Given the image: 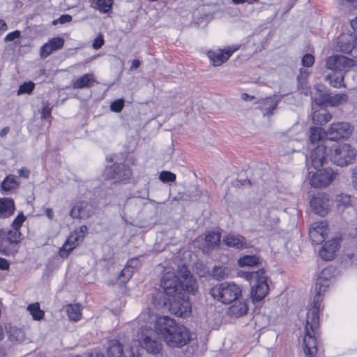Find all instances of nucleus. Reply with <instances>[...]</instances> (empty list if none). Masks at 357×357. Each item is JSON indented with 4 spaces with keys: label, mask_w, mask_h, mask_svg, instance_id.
<instances>
[{
    "label": "nucleus",
    "mask_w": 357,
    "mask_h": 357,
    "mask_svg": "<svg viewBox=\"0 0 357 357\" xmlns=\"http://www.w3.org/2000/svg\"><path fill=\"white\" fill-rule=\"evenodd\" d=\"M27 310L32 315L33 319L35 320H40L44 317V312L40 310V305L38 303L31 304L27 307Z\"/></svg>",
    "instance_id": "42"
},
{
    "label": "nucleus",
    "mask_w": 357,
    "mask_h": 357,
    "mask_svg": "<svg viewBox=\"0 0 357 357\" xmlns=\"http://www.w3.org/2000/svg\"><path fill=\"white\" fill-rule=\"evenodd\" d=\"M94 82L95 79L93 74H85L73 82V87L74 89L89 88Z\"/></svg>",
    "instance_id": "30"
},
{
    "label": "nucleus",
    "mask_w": 357,
    "mask_h": 357,
    "mask_svg": "<svg viewBox=\"0 0 357 357\" xmlns=\"http://www.w3.org/2000/svg\"><path fill=\"white\" fill-rule=\"evenodd\" d=\"M352 185L357 190V167L353 169L352 172Z\"/></svg>",
    "instance_id": "59"
},
{
    "label": "nucleus",
    "mask_w": 357,
    "mask_h": 357,
    "mask_svg": "<svg viewBox=\"0 0 357 357\" xmlns=\"http://www.w3.org/2000/svg\"><path fill=\"white\" fill-rule=\"evenodd\" d=\"M333 268L326 267L319 274L315 282V295L313 301V307L309 310L307 314L305 333L314 335V328L317 327L319 321V312L323 309L322 301L324 295L331 284V280L333 276Z\"/></svg>",
    "instance_id": "2"
},
{
    "label": "nucleus",
    "mask_w": 357,
    "mask_h": 357,
    "mask_svg": "<svg viewBox=\"0 0 357 357\" xmlns=\"http://www.w3.org/2000/svg\"><path fill=\"white\" fill-rule=\"evenodd\" d=\"M209 294L218 301L229 304L238 298L241 290L236 284L225 282L212 287Z\"/></svg>",
    "instance_id": "4"
},
{
    "label": "nucleus",
    "mask_w": 357,
    "mask_h": 357,
    "mask_svg": "<svg viewBox=\"0 0 357 357\" xmlns=\"http://www.w3.org/2000/svg\"><path fill=\"white\" fill-rule=\"evenodd\" d=\"M10 128L9 127H5L0 131V137H4L9 132Z\"/></svg>",
    "instance_id": "62"
},
{
    "label": "nucleus",
    "mask_w": 357,
    "mask_h": 357,
    "mask_svg": "<svg viewBox=\"0 0 357 357\" xmlns=\"http://www.w3.org/2000/svg\"><path fill=\"white\" fill-rule=\"evenodd\" d=\"M339 245L340 242L337 238L326 241L319 250V256L326 261L333 259L335 257V252L339 248Z\"/></svg>",
    "instance_id": "22"
},
{
    "label": "nucleus",
    "mask_w": 357,
    "mask_h": 357,
    "mask_svg": "<svg viewBox=\"0 0 357 357\" xmlns=\"http://www.w3.org/2000/svg\"><path fill=\"white\" fill-rule=\"evenodd\" d=\"M151 334L148 335L142 332L141 343L142 347L150 354H158L161 348L162 344L156 338L152 337V334H155L151 331Z\"/></svg>",
    "instance_id": "21"
},
{
    "label": "nucleus",
    "mask_w": 357,
    "mask_h": 357,
    "mask_svg": "<svg viewBox=\"0 0 357 357\" xmlns=\"http://www.w3.org/2000/svg\"><path fill=\"white\" fill-rule=\"evenodd\" d=\"M348 96L346 93H337L335 95L324 93L320 95L319 98H315L314 102L319 106L326 105L336 107L347 102Z\"/></svg>",
    "instance_id": "18"
},
{
    "label": "nucleus",
    "mask_w": 357,
    "mask_h": 357,
    "mask_svg": "<svg viewBox=\"0 0 357 357\" xmlns=\"http://www.w3.org/2000/svg\"><path fill=\"white\" fill-rule=\"evenodd\" d=\"M337 173L331 169H325L323 171L319 169L312 174L310 184L314 188L326 187L333 181Z\"/></svg>",
    "instance_id": "13"
},
{
    "label": "nucleus",
    "mask_w": 357,
    "mask_h": 357,
    "mask_svg": "<svg viewBox=\"0 0 357 357\" xmlns=\"http://www.w3.org/2000/svg\"><path fill=\"white\" fill-rule=\"evenodd\" d=\"M10 264L8 261L3 257H0V270L7 271L9 269Z\"/></svg>",
    "instance_id": "56"
},
{
    "label": "nucleus",
    "mask_w": 357,
    "mask_h": 357,
    "mask_svg": "<svg viewBox=\"0 0 357 357\" xmlns=\"http://www.w3.org/2000/svg\"><path fill=\"white\" fill-rule=\"evenodd\" d=\"M21 32L18 30L14 31L11 33H9L6 35V36L4 38V41L6 43L7 42H11L15 40L17 38H19L20 37Z\"/></svg>",
    "instance_id": "52"
},
{
    "label": "nucleus",
    "mask_w": 357,
    "mask_h": 357,
    "mask_svg": "<svg viewBox=\"0 0 357 357\" xmlns=\"http://www.w3.org/2000/svg\"><path fill=\"white\" fill-rule=\"evenodd\" d=\"M229 270L227 267L222 266H215L212 270V277L216 280H223L228 278Z\"/></svg>",
    "instance_id": "34"
},
{
    "label": "nucleus",
    "mask_w": 357,
    "mask_h": 357,
    "mask_svg": "<svg viewBox=\"0 0 357 357\" xmlns=\"http://www.w3.org/2000/svg\"><path fill=\"white\" fill-rule=\"evenodd\" d=\"M124 106V101L122 99L117 100L110 105V109L112 112H120Z\"/></svg>",
    "instance_id": "49"
},
{
    "label": "nucleus",
    "mask_w": 357,
    "mask_h": 357,
    "mask_svg": "<svg viewBox=\"0 0 357 357\" xmlns=\"http://www.w3.org/2000/svg\"><path fill=\"white\" fill-rule=\"evenodd\" d=\"M314 63V58L310 54H306L303 56L302 64L305 67H310Z\"/></svg>",
    "instance_id": "50"
},
{
    "label": "nucleus",
    "mask_w": 357,
    "mask_h": 357,
    "mask_svg": "<svg viewBox=\"0 0 357 357\" xmlns=\"http://www.w3.org/2000/svg\"><path fill=\"white\" fill-rule=\"evenodd\" d=\"M20 231H12L11 229H0V253L6 255H14L18 250V244L21 242Z\"/></svg>",
    "instance_id": "5"
},
{
    "label": "nucleus",
    "mask_w": 357,
    "mask_h": 357,
    "mask_svg": "<svg viewBox=\"0 0 357 357\" xmlns=\"http://www.w3.org/2000/svg\"><path fill=\"white\" fill-rule=\"evenodd\" d=\"M25 220L26 217L22 212H20L12 222V231H20V229Z\"/></svg>",
    "instance_id": "45"
},
{
    "label": "nucleus",
    "mask_w": 357,
    "mask_h": 357,
    "mask_svg": "<svg viewBox=\"0 0 357 357\" xmlns=\"http://www.w3.org/2000/svg\"><path fill=\"white\" fill-rule=\"evenodd\" d=\"M234 302L227 311L229 316L239 317L247 314L248 307L245 302L236 300Z\"/></svg>",
    "instance_id": "27"
},
{
    "label": "nucleus",
    "mask_w": 357,
    "mask_h": 357,
    "mask_svg": "<svg viewBox=\"0 0 357 357\" xmlns=\"http://www.w3.org/2000/svg\"><path fill=\"white\" fill-rule=\"evenodd\" d=\"M238 49V47H228L224 50H210L208 52L207 55L214 66H220L226 62Z\"/></svg>",
    "instance_id": "17"
},
{
    "label": "nucleus",
    "mask_w": 357,
    "mask_h": 357,
    "mask_svg": "<svg viewBox=\"0 0 357 357\" xmlns=\"http://www.w3.org/2000/svg\"><path fill=\"white\" fill-rule=\"evenodd\" d=\"M104 44V40L102 36H99L97 37L93 43V47L96 50L100 49Z\"/></svg>",
    "instance_id": "55"
},
{
    "label": "nucleus",
    "mask_w": 357,
    "mask_h": 357,
    "mask_svg": "<svg viewBox=\"0 0 357 357\" xmlns=\"http://www.w3.org/2000/svg\"><path fill=\"white\" fill-rule=\"evenodd\" d=\"M332 119L331 114L324 108L315 110L312 115V122L316 125H324Z\"/></svg>",
    "instance_id": "28"
},
{
    "label": "nucleus",
    "mask_w": 357,
    "mask_h": 357,
    "mask_svg": "<svg viewBox=\"0 0 357 357\" xmlns=\"http://www.w3.org/2000/svg\"><path fill=\"white\" fill-rule=\"evenodd\" d=\"M353 8H357V0H345Z\"/></svg>",
    "instance_id": "64"
},
{
    "label": "nucleus",
    "mask_w": 357,
    "mask_h": 357,
    "mask_svg": "<svg viewBox=\"0 0 357 357\" xmlns=\"http://www.w3.org/2000/svg\"><path fill=\"white\" fill-rule=\"evenodd\" d=\"M220 241V234L212 231L206 235L205 241L208 245V250L215 248Z\"/></svg>",
    "instance_id": "35"
},
{
    "label": "nucleus",
    "mask_w": 357,
    "mask_h": 357,
    "mask_svg": "<svg viewBox=\"0 0 357 357\" xmlns=\"http://www.w3.org/2000/svg\"><path fill=\"white\" fill-rule=\"evenodd\" d=\"M355 155L356 151L351 145L342 144L335 149L332 160L337 166L344 167L350 164Z\"/></svg>",
    "instance_id": "9"
},
{
    "label": "nucleus",
    "mask_w": 357,
    "mask_h": 357,
    "mask_svg": "<svg viewBox=\"0 0 357 357\" xmlns=\"http://www.w3.org/2000/svg\"><path fill=\"white\" fill-rule=\"evenodd\" d=\"M41 114H42V117L44 119H47V118L50 117L51 108L49 107L48 106L44 107L42 109Z\"/></svg>",
    "instance_id": "57"
},
{
    "label": "nucleus",
    "mask_w": 357,
    "mask_h": 357,
    "mask_svg": "<svg viewBox=\"0 0 357 357\" xmlns=\"http://www.w3.org/2000/svg\"><path fill=\"white\" fill-rule=\"evenodd\" d=\"M178 273L179 275V277L181 279L179 280H183L187 277H190L192 275L190 274V271L187 268L185 265H182L181 266L178 267Z\"/></svg>",
    "instance_id": "51"
},
{
    "label": "nucleus",
    "mask_w": 357,
    "mask_h": 357,
    "mask_svg": "<svg viewBox=\"0 0 357 357\" xmlns=\"http://www.w3.org/2000/svg\"><path fill=\"white\" fill-rule=\"evenodd\" d=\"M181 290H185L188 293L195 294L197 291V283L192 276L187 277L183 280H181Z\"/></svg>",
    "instance_id": "33"
},
{
    "label": "nucleus",
    "mask_w": 357,
    "mask_h": 357,
    "mask_svg": "<svg viewBox=\"0 0 357 357\" xmlns=\"http://www.w3.org/2000/svg\"><path fill=\"white\" fill-rule=\"evenodd\" d=\"M8 338L12 342L20 343L22 342L24 339V334L22 330L11 327L8 331Z\"/></svg>",
    "instance_id": "36"
},
{
    "label": "nucleus",
    "mask_w": 357,
    "mask_h": 357,
    "mask_svg": "<svg viewBox=\"0 0 357 357\" xmlns=\"http://www.w3.org/2000/svg\"><path fill=\"white\" fill-rule=\"evenodd\" d=\"M141 62L138 59H134L132 61V64L130 66V70L137 69L139 67Z\"/></svg>",
    "instance_id": "61"
},
{
    "label": "nucleus",
    "mask_w": 357,
    "mask_h": 357,
    "mask_svg": "<svg viewBox=\"0 0 357 357\" xmlns=\"http://www.w3.org/2000/svg\"><path fill=\"white\" fill-rule=\"evenodd\" d=\"M325 132L323 128L320 127H312L310 128V139L312 143L319 142L325 135Z\"/></svg>",
    "instance_id": "43"
},
{
    "label": "nucleus",
    "mask_w": 357,
    "mask_h": 357,
    "mask_svg": "<svg viewBox=\"0 0 357 357\" xmlns=\"http://www.w3.org/2000/svg\"><path fill=\"white\" fill-rule=\"evenodd\" d=\"M239 275L245 278L251 284V298L253 301H261L265 298L268 291L267 277L264 275V270L259 268L256 271H243Z\"/></svg>",
    "instance_id": "3"
},
{
    "label": "nucleus",
    "mask_w": 357,
    "mask_h": 357,
    "mask_svg": "<svg viewBox=\"0 0 357 357\" xmlns=\"http://www.w3.org/2000/svg\"><path fill=\"white\" fill-rule=\"evenodd\" d=\"M113 0H94L93 6L102 13H107L112 8Z\"/></svg>",
    "instance_id": "39"
},
{
    "label": "nucleus",
    "mask_w": 357,
    "mask_h": 357,
    "mask_svg": "<svg viewBox=\"0 0 357 357\" xmlns=\"http://www.w3.org/2000/svg\"><path fill=\"white\" fill-rule=\"evenodd\" d=\"M72 20V16L68 14L62 15L60 17L53 21V24L56 25L58 23L64 24L69 22Z\"/></svg>",
    "instance_id": "53"
},
{
    "label": "nucleus",
    "mask_w": 357,
    "mask_h": 357,
    "mask_svg": "<svg viewBox=\"0 0 357 357\" xmlns=\"http://www.w3.org/2000/svg\"><path fill=\"white\" fill-rule=\"evenodd\" d=\"M94 213L93 206L85 201L79 202L71 209L70 215L73 218L87 219Z\"/></svg>",
    "instance_id": "20"
},
{
    "label": "nucleus",
    "mask_w": 357,
    "mask_h": 357,
    "mask_svg": "<svg viewBox=\"0 0 357 357\" xmlns=\"http://www.w3.org/2000/svg\"><path fill=\"white\" fill-rule=\"evenodd\" d=\"M66 311L70 319L75 321L80 319L82 314L79 305H69L67 306Z\"/></svg>",
    "instance_id": "38"
},
{
    "label": "nucleus",
    "mask_w": 357,
    "mask_h": 357,
    "mask_svg": "<svg viewBox=\"0 0 357 357\" xmlns=\"http://www.w3.org/2000/svg\"><path fill=\"white\" fill-rule=\"evenodd\" d=\"M331 205L332 200L326 193H318L310 201V206L313 211L321 216H324L328 213Z\"/></svg>",
    "instance_id": "14"
},
{
    "label": "nucleus",
    "mask_w": 357,
    "mask_h": 357,
    "mask_svg": "<svg viewBox=\"0 0 357 357\" xmlns=\"http://www.w3.org/2000/svg\"><path fill=\"white\" fill-rule=\"evenodd\" d=\"M160 286L167 296L173 297L181 293V280L174 271H169L163 275Z\"/></svg>",
    "instance_id": "11"
},
{
    "label": "nucleus",
    "mask_w": 357,
    "mask_h": 357,
    "mask_svg": "<svg viewBox=\"0 0 357 357\" xmlns=\"http://www.w3.org/2000/svg\"><path fill=\"white\" fill-rule=\"evenodd\" d=\"M137 262L136 259H132L128 261V266H126L121 273V277L123 278V282H126L132 275L134 273V264Z\"/></svg>",
    "instance_id": "37"
},
{
    "label": "nucleus",
    "mask_w": 357,
    "mask_h": 357,
    "mask_svg": "<svg viewBox=\"0 0 357 357\" xmlns=\"http://www.w3.org/2000/svg\"><path fill=\"white\" fill-rule=\"evenodd\" d=\"M325 79L329 84L335 88H340L343 85L344 73L338 72H333V74H328L325 76Z\"/></svg>",
    "instance_id": "32"
},
{
    "label": "nucleus",
    "mask_w": 357,
    "mask_h": 357,
    "mask_svg": "<svg viewBox=\"0 0 357 357\" xmlns=\"http://www.w3.org/2000/svg\"><path fill=\"white\" fill-rule=\"evenodd\" d=\"M330 149L325 145L320 144L313 149L310 155L312 167L319 170L328 162Z\"/></svg>",
    "instance_id": "15"
},
{
    "label": "nucleus",
    "mask_w": 357,
    "mask_h": 357,
    "mask_svg": "<svg viewBox=\"0 0 357 357\" xmlns=\"http://www.w3.org/2000/svg\"><path fill=\"white\" fill-rule=\"evenodd\" d=\"M64 40L62 38H53L48 43L43 45L40 48V56L46 58L53 52L61 49L63 46Z\"/></svg>",
    "instance_id": "24"
},
{
    "label": "nucleus",
    "mask_w": 357,
    "mask_h": 357,
    "mask_svg": "<svg viewBox=\"0 0 357 357\" xmlns=\"http://www.w3.org/2000/svg\"><path fill=\"white\" fill-rule=\"evenodd\" d=\"M351 26L353 29L357 32V17L351 21Z\"/></svg>",
    "instance_id": "63"
},
{
    "label": "nucleus",
    "mask_w": 357,
    "mask_h": 357,
    "mask_svg": "<svg viewBox=\"0 0 357 357\" xmlns=\"http://www.w3.org/2000/svg\"><path fill=\"white\" fill-rule=\"evenodd\" d=\"M279 100L275 98H267L260 102L261 109L264 112L265 114L270 115L273 114V111L276 108Z\"/></svg>",
    "instance_id": "31"
},
{
    "label": "nucleus",
    "mask_w": 357,
    "mask_h": 357,
    "mask_svg": "<svg viewBox=\"0 0 357 357\" xmlns=\"http://www.w3.org/2000/svg\"><path fill=\"white\" fill-rule=\"evenodd\" d=\"M107 357H124L122 344L116 340H111L107 348Z\"/></svg>",
    "instance_id": "29"
},
{
    "label": "nucleus",
    "mask_w": 357,
    "mask_h": 357,
    "mask_svg": "<svg viewBox=\"0 0 357 357\" xmlns=\"http://www.w3.org/2000/svg\"><path fill=\"white\" fill-rule=\"evenodd\" d=\"M329 229L324 221L314 222L309 230V236L314 244L321 243L328 234Z\"/></svg>",
    "instance_id": "16"
},
{
    "label": "nucleus",
    "mask_w": 357,
    "mask_h": 357,
    "mask_svg": "<svg viewBox=\"0 0 357 357\" xmlns=\"http://www.w3.org/2000/svg\"><path fill=\"white\" fill-rule=\"evenodd\" d=\"M15 206L13 199L10 198H0V218H8L15 212Z\"/></svg>",
    "instance_id": "25"
},
{
    "label": "nucleus",
    "mask_w": 357,
    "mask_h": 357,
    "mask_svg": "<svg viewBox=\"0 0 357 357\" xmlns=\"http://www.w3.org/2000/svg\"><path fill=\"white\" fill-rule=\"evenodd\" d=\"M356 35L343 33L336 38L334 48L337 52L349 54L355 48Z\"/></svg>",
    "instance_id": "19"
},
{
    "label": "nucleus",
    "mask_w": 357,
    "mask_h": 357,
    "mask_svg": "<svg viewBox=\"0 0 357 357\" xmlns=\"http://www.w3.org/2000/svg\"><path fill=\"white\" fill-rule=\"evenodd\" d=\"M189 196L192 198H195L199 197L202 195L201 190L198 188L197 185H193L190 187L188 190Z\"/></svg>",
    "instance_id": "54"
},
{
    "label": "nucleus",
    "mask_w": 357,
    "mask_h": 357,
    "mask_svg": "<svg viewBox=\"0 0 357 357\" xmlns=\"http://www.w3.org/2000/svg\"><path fill=\"white\" fill-rule=\"evenodd\" d=\"M138 319L139 321L142 320L146 326H148V324L155 322V333L170 347H181L190 340L188 328L176 323L173 319L167 316L158 317L148 309L142 312Z\"/></svg>",
    "instance_id": "1"
},
{
    "label": "nucleus",
    "mask_w": 357,
    "mask_h": 357,
    "mask_svg": "<svg viewBox=\"0 0 357 357\" xmlns=\"http://www.w3.org/2000/svg\"><path fill=\"white\" fill-rule=\"evenodd\" d=\"M259 262V258L255 255H246L241 257L238 264L240 266H252L258 264Z\"/></svg>",
    "instance_id": "41"
},
{
    "label": "nucleus",
    "mask_w": 357,
    "mask_h": 357,
    "mask_svg": "<svg viewBox=\"0 0 357 357\" xmlns=\"http://www.w3.org/2000/svg\"><path fill=\"white\" fill-rule=\"evenodd\" d=\"M18 173L21 177L27 178L29 176L30 171L28 169L23 167L18 170Z\"/></svg>",
    "instance_id": "58"
},
{
    "label": "nucleus",
    "mask_w": 357,
    "mask_h": 357,
    "mask_svg": "<svg viewBox=\"0 0 357 357\" xmlns=\"http://www.w3.org/2000/svg\"><path fill=\"white\" fill-rule=\"evenodd\" d=\"M303 343L305 357H317V341L314 335H310L309 332L305 333Z\"/></svg>",
    "instance_id": "23"
},
{
    "label": "nucleus",
    "mask_w": 357,
    "mask_h": 357,
    "mask_svg": "<svg viewBox=\"0 0 357 357\" xmlns=\"http://www.w3.org/2000/svg\"><path fill=\"white\" fill-rule=\"evenodd\" d=\"M105 175L107 178L112 179L116 183L130 178L132 172L130 167L124 164H114L106 168Z\"/></svg>",
    "instance_id": "12"
},
{
    "label": "nucleus",
    "mask_w": 357,
    "mask_h": 357,
    "mask_svg": "<svg viewBox=\"0 0 357 357\" xmlns=\"http://www.w3.org/2000/svg\"><path fill=\"white\" fill-rule=\"evenodd\" d=\"M35 84L32 82H25L20 85L17 95L22 93H30L34 89Z\"/></svg>",
    "instance_id": "48"
},
{
    "label": "nucleus",
    "mask_w": 357,
    "mask_h": 357,
    "mask_svg": "<svg viewBox=\"0 0 357 357\" xmlns=\"http://www.w3.org/2000/svg\"><path fill=\"white\" fill-rule=\"evenodd\" d=\"M355 64L354 59L342 55L331 56L326 60V67L333 72L346 73Z\"/></svg>",
    "instance_id": "10"
},
{
    "label": "nucleus",
    "mask_w": 357,
    "mask_h": 357,
    "mask_svg": "<svg viewBox=\"0 0 357 357\" xmlns=\"http://www.w3.org/2000/svg\"><path fill=\"white\" fill-rule=\"evenodd\" d=\"M162 301L164 307L177 317H187L191 314V305L189 299L181 293L173 296L172 299L164 297Z\"/></svg>",
    "instance_id": "6"
},
{
    "label": "nucleus",
    "mask_w": 357,
    "mask_h": 357,
    "mask_svg": "<svg viewBox=\"0 0 357 357\" xmlns=\"http://www.w3.org/2000/svg\"><path fill=\"white\" fill-rule=\"evenodd\" d=\"M18 186L17 177L14 175L8 176L2 182L1 187L5 191H9L15 189Z\"/></svg>",
    "instance_id": "40"
},
{
    "label": "nucleus",
    "mask_w": 357,
    "mask_h": 357,
    "mask_svg": "<svg viewBox=\"0 0 357 357\" xmlns=\"http://www.w3.org/2000/svg\"><path fill=\"white\" fill-rule=\"evenodd\" d=\"M7 28L6 22L0 19V36L7 30Z\"/></svg>",
    "instance_id": "60"
},
{
    "label": "nucleus",
    "mask_w": 357,
    "mask_h": 357,
    "mask_svg": "<svg viewBox=\"0 0 357 357\" xmlns=\"http://www.w3.org/2000/svg\"><path fill=\"white\" fill-rule=\"evenodd\" d=\"M159 179L163 183L173 182L176 180V174L169 171H162L159 175Z\"/></svg>",
    "instance_id": "47"
},
{
    "label": "nucleus",
    "mask_w": 357,
    "mask_h": 357,
    "mask_svg": "<svg viewBox=\"0 0 357 357\" xmlns=\"http://www.w3.org/2000/svg\"><path fill=\"white\" fill-rule=\"evenodd\" d=\"M353 128L348 122L341 121L331 123L325 132V136L331 141L349 138Z\"/></svg>",
    "instance_id": "7"
},
{
    "label": "nucleus",
    "mask_w": 357,
    "mask_h": 357,
    "mask_svg": "<svg viewBox=\"0 0 357 357\" xmlns=\"http://www.w3.org/2000/svg\"><path fill=\"white\" fill-rule=\"evenodd\" d=\"M87 229L86 226H82L69 236L62 248L59 250L61 257L67 258L68 257L70 252L83 241Z\"/></svg>",
    "instance_id": "8"
},
{
    "label": "nucleus",
    "mask_w": 357,
    "mask_h": 357,
    "mask_svg": "<svg viewBox=\"0 0 357 357\" xmlns=\"http://www.w3.org/2000/svg\"><path fill=\"white\" fill-rule=\"evenodd\" d=\"M336 202L338 208H345L351 205V196L347 194L338 195L336 197Z\"/></svg>",
    "instance_id": "44"
},
{
    "label": "nucleus",
    "mask_w": 357,
    "mask_h": 357,
    "mask_svg": "<svg viewBox=\"0 0 357 357\" xmlns=\"http://www.w3.org/2000/svg\"><path fill=\"white\" fill-rule=\"evenodd\" d=\"M223 241L227 246L237 249L247 248L249 244L243 236L234 234L227 235Z\"/></svg>",
    "instance_id": "26"
},
{
    "label": "nucleus",
    "mask_w": 357,
    "mask_h": 357,
    "mask_svg": "<svg viewBox=\"0 0 357 357\" xmlns=\"http://www.w3.org/2000/svg\"><path fill=\"white\" fill-rule=\"evenodd\" d=\"M309 76V72L305 69H300V73L297 76L298 84L299 86H301L304 89L307 84V79Z\"/></svg>",
    "instance_id": "46"
}]
</instances>
